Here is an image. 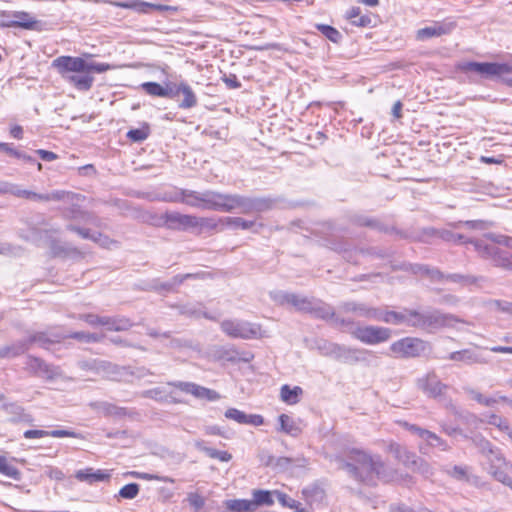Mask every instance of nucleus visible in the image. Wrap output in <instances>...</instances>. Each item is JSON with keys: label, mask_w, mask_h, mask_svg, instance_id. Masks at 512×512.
Wrapping results in <instances>:
<instances>
[{"label": "nucleus", "mask_w": 512, "mask_h": 512, "mask_svg": "<svg viewBox=\"0 0 512 512\" xmlns=\"http://www.w3.org/2000/svg\"><path fill=\"white\" fill-rule=\"evenodd\" d=\"M91 407L103 414L105 417L123 418L134 414L125 407H119L106 401L91 403Z\"/></svg>", "instance_id": "nucleus-22"}, {"label": "nucleus", "mask_w": 512, "mask_h": 512, "mask_svg": "<svg viewBox=\"0 0 512 512\" xmlns=\"http://www.w3.org/2000/svg\"><path fill=\"white\" fill-rule=\"evenodd\" d=\"M455 23L450 21L434 22L433 25L421 28L417 31L418 40H427L450 34L455 29Z\"/></svg>", "instance_id": "nucleus-18"}, {"label": "nucleus", "mask_w": 512, "mask_h": 512, "mask_svg": "<svg viewBox=\"0 0 512 512\" xmlns=\"http://www.w3.org/2000/svg\"><path fill=\"white\" fill-rule=\"evenodd\" d=\"M378 359L376 353L365 348L340 344L335 360L348 365L364 364L370 366Z\"/></svg>", "instance_id": "nucleus-9"}, {"label": "nucleus", "mask_w": 512, "mask_h": 512, "mask_svg": "<svg viewBox=\"0 0 512 512\" xmlns=\"http://www.w3.org/2000/svg\"><path fill=\"white\" fill-rule=\"evenodd\" d=\"M11 195L19 197V198H25L35 201H40L41 194L36 193L30 190L22 189L20 186L14 184L13 189L10 192Z\"/></svg>", "instance_id": "nucleus-58"}, {"label": "nucleus", "mask_w": 512, "mask_h": 512, "mask_svg": "<svg viewBox=\"0 0 512 512\" xmlns=\"http://www.w3.org/2000/svg\"><path fill=\"white\" fill-rule=\"evenodd\" d=\"M405 312L408 316V322L407 325L414 328H420L424 329V324L422 322L424 321L425 313H421L417 310H411V309H405Z\"/></svg>", "instance_id": "nucleus-54"}, {"label": "nucleus", "mask_w": 512, "mask_h": 512, "mask_svg": "<svg viewBox=\"0 0 512 512\" xmlns=\"http://www.w3.org/2000/svg\"><path fill=\"white\" fill-rule=\"evenodd\" d=\"M334 459L340 470H345L359 483L375 485L374 477L384 482L392 479V473L380 455H372L358 448H348L336 455Z\"/></svg>", "instance_id": "nucleus-1"}, {"label": "nucleus", "mask_w": 512, "mask_h": 512, "mask_svg": "<svg viewBox=\"0 0 512 512\" xmlns=\"http://www.w3.org/2000/svg\"><path fill=\"white\" fill-rule=\"evenodd\" d=\"M2 409L10 416L9 421L12 423L32 424L34 418L25 411V408L16 402L5 403Z\"/></svg>", "instance_id": "nucleus-21"}, {"label": "nucleus", "mask_w": 512, "mask_h": 512, "mask_svg": "<svg viewBox=\"0 0 512 512\" xmlns=\"http://www.w3.org/2000/svg\"><path fill=\"white\" fill-rule=\"evenodd\" d=\"M140 490V486L137 483H129L123 486L119 491V496L124 499H134Z\"/></svg>", "instance_id": "nucleus-63"}, {"label": "nucleus", "mask_w": 512, "mask_h": 512, "mask_svg": "<svg viewBox=\"0 0 512 512\" xmlns=\"http://www.w3.org/2000/svg\"><path fill=\"white\" fill-rule=\"evenodd\" d=\"M172 86L173 82H166L165 85H161L157 82H144L140 87L150 96L171 99L173 97Z\"/></svg>", "instance_id": "nucleus-25"}, {"label": "nucleus", "mask_w": 512, "mask_h": 512, "mask_svg": "<svg viewBox=\"0 0 512 512\" xmlns=\"http://www.w3.org/2000/svg\"><path fill=\"white\" fill-rule=\"evenodd\" d=\"M168 387H174L183 393L191 394L197 399L217 401L221 398L220 394L217 391L198 385L194 382L187 381H169L166 383V386H158L152 389L142 391L140 393V396L142 398L155 400L159 403H183L184 401L178 397L177 392L174 390H169Z\"/></svg>", "instance_id": "nucleus-3"}, {"label": "nucleus", "mask_w": 512, "mask_h": 512, "mask_svg": "<svg viewBox=\"0 0 512 512\" xmlns=\"http://www.w3.org/2000/svg\"><path fill=\"white\" fill-rule=\"evenodd\" d=\"M390 351L397 358L411 359L428 355L432 346L428 341L418 337H404L390 345Z\"/></svg>", "instance_id": "nucleus-5"}, {"label": "nucleus", "mask_w": 512, "mask_h": 512, "mask_svg": "<svg viewBox=\"0 0 512 512\" xmlns=\"http://www.w3.org/2000/svg\"><path fill=\"white\" fill-rule=\"evenodd\" d=\"M388 451L412 472L420 473L426 477L432 475L430 465L406 447L398 443H391L388 447Z\"/></svg>", "instance_id": "nucleus-6"}, {"label": "nucleus", "mask_w": 512, "mask_h": 512, "mask_svg": "<svg viewBox=\"0 0 512 512\" xmlns=\"http://www.w3.org/2000/svg\"><path fill=\"white\" fill-rule=\"evenodd\" d=\"M484 457L489 462V470L496 468V466H499L506 461L501 451L495 446H493L491 452H488Z\"/></svg>", "instance_id": "nucleus-55"}, {"label": "nucleus", "mask_w": 512, "mask_h": 512, "mask_svg": "<svg viewBox=\"0 0 512 512\" xmlns=\"http://www.w3.org/2000/svg\"><path fill=\"white\" fill-rule=\"evenodd\" d=\"M69 208L64 209L63 216L69 220H77L86 224H92L100 227V219L92 212L84 211L80 206L71 203Z\"/></svg>", "instance_id": "nucleus-20"}, {"label": "nucleus", "mask_w": 512, "mask_h": 512, "mask_svg": "<svg viewBox=\"0 0 512 512\" xmlns=\"http://www.w3.org/2000/svg\"><path fill=\"white\" fill-rule=\"evenodd\" d=\"M216 191L206 190L198 192L188 189H180L171 201L181 202L194 208L208 209L214 211Z\"/></svg>", "instance_id": "nucleus-8"}, {"label": "nucleus", "mask_w": 512, "mask_h": 512, "mask_svg": "<svg viewBox=\"0 0 512 512\" xmlns=\"http://www.w3.org/2000/svg\"><path fill=\"white\" fill-rule=\"evenodd\" d=\"M149 219L154 220L158 226H164L174 231H194L199 229L198 233H201L203 228L213 229L216 227V223L211 218L181 214L179 212H166L159 217L157 215H150Z\"/></svg>", "instance_id": "nucleus-4"}, {"label": "nucleus", "mask_w": 512, "mask_h": 512, "mask_svg": "<svg viewBox=\"0 0 512 512\" xmlns=\"http://www.w3.org/2000/svg\"><path fill=\"white\" fill-rule=\"evenodd\" d=\"M352 336L367 345H377L388 341L392 336V330L381 326H358L353 329Z\"/></svg>", "instance_id": "nucleus-11"}, {"label": "nucleus", "mask_w": 512, "mask_h": 512, "mask_svg": "<svg viewBox=\"0 0 512 512\" xmlns=\"http://www.w3.org/2000/svg\"><path fill=\"white\" fill-rule=\"evenodd\" d=\"M444 280L451 281L454 283H459L462 285H471L476 283L477 278L471 275H463L458 273L447 274L444 277Z\"/></svg>", "instance_id": "nucleus-59"}, {"label": "nucleus", "mask_w": 512, "mask_h": 512, "mask_svg": "<svg viewBox=\"0 0 512 512\" xmlns=\"http://www.w3.org/2000/svg\"><path fill=\"white\" fill-rule=\"evenodd\" d=\"M449 360L464 362L466 364L487 363L486 359L479 353L471 349H463L451 352L448 356Z\"/></svg>", "instance_id": "nucleus-27"}, {"label": "nucleus", "mask_w": 512, "mask_h": 512, "mask_svg": "<svg viewBox=\"0 0 512 512\" xmlns=\"http://www.w3.org/2000/svg\"><path fill=\"white\" fill-rule=\"evenodd\" d=\"M80 195L65 190H54L50 193L41 194L40 201H63L67 203H73L75 199H78Z\"/></svg>", "instance_id": "nucleus-38"}, {"label": "nucleus", "mask_w": 512, "mask_h": 512, "mask_svg": "<svg viewBox=\"0 0 512 512\" xmlns=\"http://www.w3.org/2000/svg\"><path fill=\"white\" fill-rule=\"evenodd\" d=\"M340 344L322 340L318 343L317 349L322 356L335 359Z\"/></svg>", "instance_id": "nucleus-51"}, {"label": "nucleus", "mask_w": 512, "mask_h": 512, "mask_svg": "<svg viewBox=\"0 0 512 512\" xmlns=\"http://www.w3.org/2000/svg\"><path fill=\"white\" fill-rule=\"evenodd\" d=\"M66 339V334L61 332L59 329L52 328L46 331H39L30 334L25 340L27 349L29 350L31 345L37 343L43 349H49L53 344L60 343Z\"/></svg>", "instance_id": "nucleus-15"}, {"label": "nucleus", "mask_w": 512, "mask_h": 512, "mask_svg": "<svg viewBox=\"0 0 512 512\" xmlns=\"http://www.w3.org/2000/svg\"><path fill=\"white\" fill-rule=\"evenodd\" d=\"M425 441L429 446L439 447L442 451L449 450L447 442L432 431H429V436H426Z\"/></svg>", "instance_id": "nucleus-64"}, {"label": "nucleus", "mask_w": 512, "mask_h": 512, "mask_svg": "<svg viewBox=\"0 0 512 512\" xmlns=\"http://www.w3.org/2000/svg\"><path fill=\"white\" fill-rule=\"evenodd\" d=\"M486 418V422L489 425L495 426L501 432H505L512 442V426L506 418L495 413L486 414Z\"/></svg>", "instance_id": "nucleus-40"}, {"label": "nucleus", "mask_w": 512, "mask_h": 512, "mask_svg": "<svg viewBox=\"0 0 512 512\" xmlns=\"http://www.w3.org/2000/svg\"><path fill=\"white\" fill-rule=\"evenodd\" d=\"M75 478L81 482L93 484L96 482H102L109 480L110 474L103 472L102 470H94L93 468H86L78 470L75 473Z\"/></svg>", "instance_id": "nucleus-28"}, {"label": "nucleus", "mask_w": 512, "mask_h": 512, "mask_svg": "<svg viewBox=\"0 0 512 512\" xmlns=\"http://www.w3.org/2000/svg\"><path fill=\"white\" fill-rule=\"evenodd\" d=\"M280 428L279 430L292 436L298 437L301 433L300 427L293 421L287 414H281L278 418Z\"/></svg>", "instance_id": "nucleus-45"}, {"label": "nucleus", "mask_w": 512, "mask_h": 512, "mask_svg": "<svg viewBox=\"0 0 512 512\" xmlns=\"http://www.w3.org/2000/svg\"><path fill=\"white\" fill-rule=\"evenodd\" d=\"M313 298H308L305 296H300L298 294H291L290 304L295 307L298 311L307 312L311 309V301Z\"/></svg>", "instance_id": "nucleus-52"}, {"label": "nucleus", "mask_w": 512, "mask_h": 512, "mask_svg": "<svg viewBox=\"0 0 512 512\" xmlns=\"http://www.w3.org/2000/svg\"><path fill=\"white\" fill-rule=\"evenodd\" d=\"M203 442H196V447L206 453L207 456L213 459H218L222 462H228L231 460L232 455L227 451H220L215 448L202 446Z\"/></svg>", "instance_id": "nucleus-48"}, {"label": "nucleus", "mask_w": 512, "mask_h": 512, "mask_svg": "<svg viewBox=\"0 0 512 512\" xmlns=\"http://www.w3.org/2000/svg\"><path fill=\"white\" fill-rule=\"evenodd\" d=\"M133 322L125 316H105L104 326L109 331H127L133 327Z\"/></svg>", "instance_id": "nucleus-32"}, {"label": "nucleus", "mask_w": 512, "mask_h": 512, "mask_svg": "<svg viewBox=\"0 0 512 512\" xmlns=\"http://www.w3.org/2000/svg\"><path fill=\"white\" fill-rule=\"evenodd\" d=\"M308 313L313 314L317 318L328 321L334 317L335 311L331 305L313 298L311 301V309L308 310Z\"/></svg>", "instance_id": "nucleus-33"}, {"label": "nucleus", "mask_w": 512, "mask_h": 512, "mask_svg": "<svg viewBox=\"0 0 512 512\" xmlns=\"http://www.w3.org/2000/svg\"><path fill=\"white\" fill-rule=\"evenodd\" d=\"M375 320L382 321L389 324L400 325L408 322L407 313H401L396 311H383L377 308Z\"/></svg>", "instance_id": "nucleus-31"}, {"label": "nucleus", "mask_w": 512, "mask_h": 512, "mask_svg": "<svg viewBox=\"0 0 512 512\" xmlns=\"http://www.w3.org/2000/svg\"><path fill=\"white\" fill-rule=\"evenodd\" d=\"M25 370L31 375L43 378L48 382L56 379L71 380V378L65 376L60 366L47 363L42 358L33 355H27Z\"/></svg>", "instance_id": "nucleus-7"}, {"label": "nucleus", "mask_w": 512, "mask_h": 512, "mask_svg": "<svg viewBox=\"0 0 512 512\" xmlns=\"http://www.w3.org/2000/svg\"><path fill=\"white\" fill-rule=\"evenodd\" d=\"M345 17L350 23L357 27H368L371 24V17L367 14H362L360 7H352L347 10Z\"/></svg>", "instance_id": "nucleus-36"}, {"label": "nucleus", "mask_w": 512, "mask_h": 512, "mask_svg": "<svg viewBox=\"0 0 512 512\" xmlns=\"http://www.w3.org/2000/svg\"><path fill=\"white\" fill-rule=\"evenodd\" d=\"M366 225H367L368 228L377 230V231L382 232V233H386V234L395 233L401 239L408 238V235H407L406 232H404L402 230H398L394 226H389V225L383 223L381 220H379L377 218L370 217L369 218V222L366 223Z\"/></svg>", "instance_id": "nucleus-37"}, {"label": "nucleus", "mask_w": 512, "mask_h": 512, "mask_svg": "<svg viewBox=\"0 0 512 512\" xmlns=\"http://www.w3.org/2000/svg\"><path fill=\"white\" fill-rule=\"evenodd\" d=\"M463 72H475L484 78L500 76L512 72V66L496 62H465L460 66Z\"/></svg>", "instance_id": "nucleus-12"}, {"label": "nucleus", "mask_w": 512, "mask_h": 512, "mask_svg": "<svg viewBox=\"0 0 512 512\" xmlns=\"http://www.w3.org/2000/svg\"><path fill=\"white\" fill-rule=\"evenodd\" d=\"M226 223H227V225H230L234 228H239L242 230H248L255 226L254 221L245 220L241 217H227Z\"/></svg>", "instance_id": "nucleus-61"}, {"label": "nucleus", "mask_w": 512, "mask_h": 512, "mask_svg": "<svg viewBox=\"0 0 512 512\" xmlns=\"http://www.w3.org/2000/svg\"><path fill=\"white\" fill-rule=\"evenodd\" d=\"M422 324H424L425 328H441L448 325L451 321L456 320V318L451 314H444L439 310H433L425 312V317Z\"/></svg>", "instance_id": "nucleus-24"}, {"label": "nucleus", "mask_w": 512, "mask_h": 512, "mask_svg": "<svg viewBox=\"0 0 512 512\" xmlns=\"http://www.w3.org/2000/svg\"><path fill=\"white\" fill-rule=\"evenodd\" d=\"M331 321L333 322V324L335 326L345 328L346 331L349 332L351 335H352L353 329L358 328V326H359L352 319L336 316L335 313H334V317H332Z\"/></svg>", "instance_id": "nucleus-62"}, {"label": "nucleus", "mask_w": 512, "mask_h": 512, "mask_svg": "<svg viewBox=\"0 0 512 512\" xmlns=\"http://www.w3.org/2000/svg\"><path fill=\"white\" fill-rule=\"evenodd\" d=\"M64 80L76 89L88 91L94 82V73H103L110 69L106 63L88 62L81 57L59 56L52 62Z\"/></svg>", "instance_id": "nucleus-2"}, {"label": "nucleus", "mask_w": 512, "mask_h": 512, "mask_svg": "<svg viewBox=\"0 0 512 512\" xmlns=\"http://www.w3.org/2000/svg\"><path fill=\"white\" fill-rule=\"evenodd\" d=\"M359 252L363 255H368V256H371L374 258H380V259L389 258V257L393 256V254H394L392 250L383 249V248H379V247H370V248H366V249H360Z\"/></svg>", "instance_id": "nucleus-56"}, {"label": "nucleus", "mask_w": 512, "mask_h": 512, "mask_svg": "<svg viewBox=\"0 0 512 512\" xmlns=\"http://www.w3.org/2000/svg\"><path fill=\"white\" fill-rule=\"evenodd\" d=\"M77 365L84 371L104 372L111 376H121L128 369L127 367H121L109 361L98 359L80 360Z\"/></svg>", "instance_id": "nucleus-16"}, {"label": "nucleus", "mask_w": 512, "mask_h": 512, "mask_svg": "<svg viewBox=\"0 0 512 512\" xmlns=\"http://www.w3.org/2000/svg\"><path fill=\"white\" fill-rule=\"evenodd\" d=\"M302 394L303 389L300 386L291 388L288 384H285L280 389L281 400L289 405L297 404Z\"/></svg>", "instance_id": "nucleus-39"}, {"label": "nucleus", "mask_w": 512, "mask_h": 512, "mask_svg": "<svg viewBox=\"0 0 512 512\" xmlns=\"http://www.w3.org/2000/svg\"><path fill=\"white\" fill-rule=\"evenodd\" d=\"M273 494L275 491L255 489L252 491V503L256 510L259 506H272L274 504Z\"/></svg>", "instance_id": "nucleus-41"}, {"label": "nucleus", "mask_w": 512, "mask_h": 512, "mask_svg": "<svg viewBox=\"0 0 512 512\" xmlns=\"http://www.w3.org/2000/svg\"><path fill=\"white\" fill-rule=\"evenodd\" d=\"M114 6L124 9H131L138 13L148 14L151 11V3L142 0H132L129 2H114Z\"/></svg>", "instance_id": "nucleus-47"}, {"label": "nucleus", "mask_w": 512, "mask_h": 512, "mask_svg": "<svg viewBox=\"0 0 512 512\" xmlns=\"http://www.w3.org/2000/svg\"><path fill=\"white\" fill-rule=\"evenodd\" d=\"M316 29L333 43H339L342 39L341 33L334 27L327 24H316Z\"/></svg>", "instance_id": "nucleus-50"}, {"label": "nucleus", "mask_w": 512, "mask_h": 512, "mask_svg": "<svg viewBox=\"0 0 512 512\" xmlns=\"http://www.w3.org/2000/svg\"><path fill=\"white\" fill-rule=\"evenodd\" d=\"M339 309L344 313H355L358 316L373 320H375L377 313V308L369 307L364 303H358L355 301L342 302L339 305Z\"/></svg>", "instance_id": "nucleus-23"}, {"label": "nucleus", "mask_w": 512, "mask_h": 512, "mask_svg": "<svg viewBox=\"0 0 512 512\" xmlns=\"http://www.w3.org/2000/svg\"><path fill=\"white\" fill-rule=\"evenodd\" d=\"M484 237L492 241L494 244L503 245L512 249V237L510 236L489 232L486 233Z\"/></svg>", "instance_id": "nucleus-60"}, {"label": "nucleus", "mask_w": 512, "mask_h": 512, "mask_svg": "<svg viewBox=\"0 0 512 512\" xmlns=\"http://www.w3.org/2000/svg\"><path fill=\"white\" fill-rule=\"evenodd\" d=\"M172 90L173 97L171 99H176L180 94L184 96L183 100L178 104L179 108L190 109L197 105V96L188 83L184 81L180 83L173 82Z\"/></svg>", "instance_id": "nucleus-19"}, {"label": "nucleus", "mask_w": 512, "mask_h": 512, "mask_svg": "<svg viewBox=\"0 0 512 512\" xmlns=\"http://www.w3.org/2000/svg\"><path fill=\"white\" fill-rule=\"evenodd\" d=\"M469 244L474 246L475 251L478 255L486 260H490L494 266L499 267L503 263V259L507 252L502 251L495 245L487 244L480 239H470Z\"/></svg>", "instance_id": "nucleus-17"}, {"label": "nucleus", "mask_w": 512, "mask_h": 512, "mask_svg": "<svg viewBox=\"0 0 512 512\" xmlns=\"http://www.w3.org/2000/svg\"><path fill=\"white\" fill-rule=\"evenodd\" d=\"M249 197L240 194H224L216 191L214 211L232 212L239 210L248 214Z\"/></svg>", "instance_id": "nucleus-13"}, {"label": "nucleus", "mask_w": 512, "mask_h": 512, "mask_svg": "<svg viewBox=\"0 0 512 512\" xmlns=\"http://www.w3.org/2000/svg\"><path fill=\"white\" fill-rule=\"evenodd\" d=\"M27 351L28 349L25 340H18L12 344L5 345L0 348V359L15 358L23 355Z\"/></svg>", "instance_id": "nucleus-35"}, {"label": "nucleus", "mask_w": 512, "mask_h": 512, "mask_svg": "<svg viewBox=\"0 0 512 512\" xmlns=\"http://www.w3.org/2000/svg\"><path fill=\"white\" fill-rule=\"evenodd\" d=\"M221 330L232 338L253 339L260 334V325L242 320H224Z\"/></svg>", "instance_id": "nucleus-10"}, {"label": "nucleus", "mask_w": 512, "mask_h": 512, "mask_svg": "<svg viewBox=\"0 0 512 512\" xmlns=\"http://www.w3.org/2000/svg\"><path fill=\"white\" fill-rule=\"evenodd\" d=\"M0 473L14 480H20L21 472L13 465L9 464L6 457L0 455Z\"/></svg>", "instance_id": "nucleus-53"}, {"label": "nucleus", "mask_w": 512, "mask_h": 512, "mask_svg": "<svg viewBox=\"0 0 512 512\" xmlns=\"http://www.w3.org/2000/svg\"><path fill=\"white\" fill-rule=\"evenodd\" d=\"M413 274L425 276L432 282H442L445 277V274L441 272L438 268L419 263H414Z\"/></svg>", "instance_id": "nucleus-34"}, {"label": "nucleus", "mask_w": 512, "mask_h": 512, "mask_svg": "<svg viewBox=\"0 0 512 512\" xmlns=\"http://www.w3.org/2000/svg\"><path fill=\"white\" fill-rule=\"evenodd\" d=\"M417 387L429 398L442 399L449 386L443 383L434 371L417 379Z\"/></svg>", "instance_id": "nucleus-14"}, {"label": "nucleus", "mask_w": 512, "mask_h": 512, "mask_svg": "<svg viewBox=\"0 0 512 512\" xmlns=\"http://www.w3.org/2000/svg\"><path fill=\"white\" fill-rule=\"evenodd\" d=\"M443 471L457 481L470 482L471 474L468 466L454 465L446 467Z\"/></svg>", "instance_id": "nucleus-46"}, {"label": "nucleus", "mask_w": 512, "mask_h": 512, "mask_svg": "<svg viewBox=\"0 0 512 512\" xmlns=\"http://www.w3.org/2000/svg\"><path fill=\"white\" fill-rule=\"evenodd\" d=\"M432 234L446 242H452L455 244H469V240H470L462 234L454 233L447 229H441V230L432 229Z\"/></svg>", "instance_id": "nucleus-44"}, {"label": "nucleus", "mask_w": 512, "mask_h": 512, "mask_svg": "<svg viewBox=\"0 0 512 512\" xmlns=\"http://www.w3.org/2000/svg\"><path fill=\"white\" fill-rule=\"evenodd\" d=\"M198 277V274H194V273H187V274H179V275H176L174 276L170 281H167V282H157L155 281L153 284L150 285V287L148 289L150 290H154V291H166V292H171V291H174L175 288L179 285H181L185 280L187 279H194V278H197Z\"/></svg>", "instance_id": "nucleus-26"}, {"label": "nucleus", "mask_w": 512, "mask_h": 512, "mask_svg": "<svg viewBox=\"0 0 512 512\" xmlns=\"http://www.w3.org/2000/svg\"><path fill=\"white\" fill-rule=\"evenodd\" d=\"M489 472L497 481L506 485L512 479V464L505 461L496 468L490 469Z\"/></svg>", "instance_id": "nucleus-42"}, {"label": "nucleus", "mask_w": 512, "mask_h": 512, "mask_svg": "<svg viewBox=\"0 0 512 512\" xmlns=\"http://www.w3.org/2000/svg\"><path fill=\"white\" fill-rule=\"evenodd\" d=\"M150 129L146 124L142 128L131 129L127 132V138L133 142H142L149 137Z\"/></svg>", "instance_id": "nucleus-57"}, {"label": "nucleus", "mask_w": 512, "mask_h": 512, "mask_svg": "<svg viewBox=\"0 0 512 512\" xmlns=\"http://www.w3.org/2000/svg\"><path fill=\"white\" fill-rule=\"evenodd\" d=\"M104 335L97 333H89V332H72L70 334H66V339L71 338L84 343H97L103 339Z\"/></svg>", "instance_id": "nucleus-49"}, {"label": "nucleus", "mask_w": 512, "mask_h": 512, "mask_svg": "<svg viewBox=\"0 0 512 512\" xmlns=\"http://www.w3.org/2000/svg\"><path fill=\"white\" fill-rule=\"evenodd\" d=\"M13 20L3 23L5 27H20L24 29H33L36 21L31 17L28 12L16 11L13 13Z\"/></svg>", "instance_id": "nucleus-30"}, {"label": "nucleus", "mask_w": 512, "mask_h": 512, "mask_svg": "<svg viewBox=\"0 0 512 512\" xmlns=\"http://www.w3.org/2000/svg\"><path fill=\"white\" fill-rule=\"evenodd\" d=\"M276 200L271 197H249L248 214L267 212L275 207Z\"/></svg>", "instance_id": "nucleus-29"}, {"label": "nucleus", "mask_w": 512, "mask_h": 512, "mask_svg": "<svg viewBox=\"0 0 512 512\" xmlns=\"http://www.w3.org/2000/svg\"><path fill=\"white\" fill-rule=\"evenodd\" d=\"M225 507L230 512H254L252 500L230 499L225 501Z\"/></svg>", "instance_id": "nucleus-43"}]
</instances>
